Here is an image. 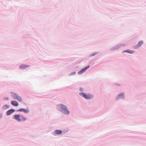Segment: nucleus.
Masks as SVG:
<instances>
[{"label":"nucleus","mask_w":146,"mask_h":146,"mask_svg":"<svg viewBox=\"0 0 146 146\" xmlns=\"http://www.w3.org/2000/svg\"><path fill=\"white\" fill-rule=\"evenodd\" d=\"M83 89L82 88H80V90L81 91H82V90Z\"/></svg>","instance_id":"nucleus-20"},{"label":"nucleus","mask_w":146,"mask_h":146,"mask_svg":"<svg viewBox=\"0 0 146 146\" xmlns=\"http://www.w3.org/2000/svg\"><path fill=\"white\" fill-rule=\"evenodd\" d=\"M17 111H23L24 113H28L29 112V110L25 109H21L18 110H17Z\"/></svg>","instance_id":"nucleus-5"},{"label":"nucleus","mask_w":146,"mask_h":146,"mask_svg":"<svg viewBox=\"0 0 146 146\" xmlns=\"http://www.w3.org/2000/svg\"><path fill=\"white\" fill-rule=\"evenodd\" d=\"M90 66H88L87 67L85 68H84L83 70H82L81 71H79V72H78V74H81L82 73H83L85 71H86V70L88 68L90 67Z\"/></svg>","instance_id":"nucleus-8"},{"label":"nucleus","mask_w":146,"mask_h":146,"mask_svg":"<svg viewBox=\"0 0 146 146\" xmlns=\"http://www.w3.org/2000/svg\"><path fill=\"white\" fill-rule=\"evenodd\" d=\"M12 97L14 99H17L20 102H21L22 101V98L18 96L15 93H12Z\"/></svg>","instance_id":"nucleus-3"},{"label":"nucleus","mask_w":146,"mask_h":146,"mask_svg":"<svg viewBox=\"0 0 146 146\" xmlns=\"http://www.w3.org/2000/svg\"><path fill=\"white\" fill-rule=\"evenodd\" d=\"M58 109L60 111L65 114H68L69 112L68 110L66 107L65 105L63 104H60L58 106Z\"/></svg>","instance_id":"nucleus-1"},{"label":"nucleus","mask_w":146,"mask_h":146,"mask_svg":"<svg viewBox=\"0 0 146 146\" xmlns=\"http://www.w3.org/2000/svg\"><path fill=\"white\" fill-rule=\"evenodd\" d=\"M29 66V65H22L20 66L19 68L21 69H23L25 68H27Z\"/></svg>","instance_id":"nucleus-13"},{"label":"nucleus","mask_w":146,"mask_h":146,"mask_svg":"<svg viewBox=\"0 0 146 146\" xmlns=\"http://www.w3.org/2000/svg\"><path fill=\"white\" fill-rule=\"evenodd\" d=\"M124 94H123V93H122L119 94L118 95V98H117V100L119 98H121V97H120V96H123V97L124 96Z\"/></svg>","instance_id":"nucleus-16"},{"label":"nucleus","mask_w":146,"mask_h":146,"mask_svg":"<svg viewBox=\"0 0 146 146\" xmlns=\"http://www.w3.org/2000/svg\"><path fill=\"white\" fill-rule=\"evenodd\" d=\"M15 111V110L13 109H11L8 110L7 112V115H9Z\"/></svg>","instance_id":"nucleus-9"},{"label":"nucleus","mask_w":146,"mask_h":146,"mask_svg":"<svg viewBox=\"0 0 146 146\" xmlns=\"http://www.w3.org/2000/svg\"><path fill=\"white\" fill-rule=\"evenodd\" d=\"M90 66H88L87 67L85 68H84L83 70H82L81 71H79V72H78V74H81L82 73H83L85 71H86V70L88 68L90 67Z\"/></svg>","instance_id":"nucleus-7"},{"label":"nucleus","mask_w":146,"mask_h":146,"mask_svg":"<svg viewBox=\"0 0 146 146\" xmlns=\"http://www.w3.org/2000/svg\"><path fill=\"white\" fill-rule=\"evenodd\" d=\"M79 94L86 99H90L92 98L93 97V95L89 94H87L84 93H80Z\"/></svg>","instance_id":"nucleus-2"},{"label":"nucleus","mask_w":146,"mask_h":146,"mask_svg":"<svg viewBox=\"0 0 146 146\" xmlns=\"http://www.w3.org/2000/svg\"><path fill=\"white\" fill-rule=\"evenodd\" d=\"M72 74H75V72H74L72 73Z\"/></svg>","instance_id":"nucleus-21"},{"label":"nucleus","mask_w":146,"mask_h":146,"mask_svg":"<svg viewBox=\"0 0 146 146\" xmlns=\"http://www.w3.org/2000/svg\"><path fill=\"white\" fill-rule=\"evenodd\" d=\"M90 66H88L87 67L85 68H84L83 70H82L81 71H79V72H78V74H81L82 73H83L85 71H86V70L88 68L90 67Z\"/></svg>","instance_id":"nucleus-6"},{"label":"nucleus","mask_w":146,"mask_h":146,"mask_svg":"<svg viewBox=\"0 0 146 146\" xmlns=\"http://www.w3.org/2000/svg\"><path fill=\"white\" fill-rule=\"evenodd\" d=\"M20 117L21 121H25L27 119V118L21 115H20Z\"/></svg>","instance_id":"nucleus-12"},{"label":"nucleus","mask_w":146,"mask_h":146,"mask_svg":"<svg viewBox=\"0 0 146 146\" xmlns=\"http://www.w3.org/2000/svg\"><path fill=\"white\" fill-rule=\"evenodd\" d=\"M96 54H97V53H94L93 54H92L90 56H94L95 55H96Z\"/></svg>","instance_id":"nucleus-18"},{"label":"nucleus","mask_w":146,"mask_h":146,"mask_svg":"<svg viewBox=\"0 0 146 146\" xmlns=\"http://www.w3.org/2000/svg\"><path fill=\"white\" fill-rule=\"evenodd\" d=\"M62 131L59 130H57L54 131V133L56 134H60L62 133Z\"/></svg>","instance_id":"nucleus-15"},{"label":"nucleus","mask_w":146,"mask_h":146,"mask_svg":"<svg viewBox=\"0 0 146 146\" xmlns=\"http://www.w3.org/2000/svg\"><path fill=\"white\" fill-rule=\"evenodd\" d=\"M124 52H127L130 54H132L134 52V51L129 50H124L123 52V53Z\"/></svg>","instance_id":"nucleus-14"},{"label":"nucleus","mask_w":146,"mask_h":146,"mask_svg":"<svg viewBox=\"0 0 146 146\" xmlns=\"http://www.w3.org/2000/svg\"><path fill=\"white\" fill-rule=\"evenodd\" d=\"M20 115H15L14 117V119L18 121H21V119L20 118Z\"/></svg>","instance_id":"nucleus-4"},{"label":"nucleus","mask_w":146,"mask_h":146,"mask_svg":"<svg viewBox=\"0 0 146 146\" xmlns=\"http://www.w3.org/2000/svg\"><path fill=\"white\" fill-rule=\"evenodd\" d=\"M9 106H8L7 105H5L3 107V109L4 110H5L9 108Z\"/></svg>","instance_id":"nucleus-17"},{"label":"nucleus","mask_w":146,"mask_h":146,"mask_svg":"<svg viewBox=\"0 0 146 146\" xmlns=\"http://www.w3.org/2000/svg\"><path fill=\"white\" fill-rule=\"evenodd\" d=\"M143 42L142 41H140L138 44L136 45L134 47V48H137L140 47L143 44Z\"/></svg>","instance_id":"nucleus-10"},{"label":"nucleus","mask_w":146,"mask_h":146,"mask_svg":"<svg viewBox=\"0 0 146 146\" xmlns=\"http://www.w3.org/2000/svg\"><path fill=\"white\" fill-rule=\"evenodd\" d=\"M8 99L9 98H4V100H8Z\"/></svg>","instance_id":"nucleus-19"},{"label":"nucleus","mask_w":146,"mask_h":146,"mask_svg":"<svg viewBox=\"0 0 146 146\" xmlns=\"http://www.w3.org/2000/svg\"><path fill=\"white\" fill-rule=\"evenodd\" d=\"M11 104L14 106H18V103L15 101H12L11 102Z\"/></svg>","instance_id":"nucleus-11"}]
</instances>
